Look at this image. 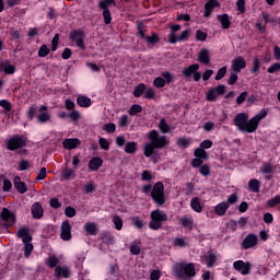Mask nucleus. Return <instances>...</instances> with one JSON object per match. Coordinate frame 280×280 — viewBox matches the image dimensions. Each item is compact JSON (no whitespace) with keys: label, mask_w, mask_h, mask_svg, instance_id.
<instances>
[{"label":"nucleus","mask_w":280,"mask_h":280,"mask_svg":"<svg viewBox=\"0 0 280 280\" xmlns=\"http://www.w3.org/2000/svg\"><path fill=\"white\" fill-rule=\"evenodd\" d=\"M267 115L268 112L266 109H261L248 120V114L240 113L234 117V126H236L237 130L241 132L253 133L257 128H259V121H261V119H266Z\"/></svg>","instance_id":"nucleus-1"},{"label":"nucleus","mask_w":280,"mask_h":280,"mask_svg":"<svg viewBox=\"0 0 280 280\" xmlns=\"http://www.w3.org/2000/svg\"><path fill=\"white\" fill-rule=\"evenodd\" d=\"M147 139L150 141L144 144V156H147V159H150L155 150H163V148L170 145L167 136H161L159 131L154 129L147 135Z\"/></svg>","instance_id":"nucleus-2"},{"label":"nucleus","mask_w":280,"mask_h":280,"mask_svg":"<svg viewBox=\"0 0 280 280\" xmlns=\"http://www.w3.org/2000/svg\"><path fill=\"white\" fill-rule=\"evenodd\" d=\"M174 275L180 280L194 279L197 275L196 264L194 262H177L174 266Z\"/></svg>","instance_id":"nucleus-3"},{"label":"nucleus","mask_w":280,"mask_h":280,"mask_svg":"<svg viewBox=\"0 0 280 280\" xmlns=\"http://www.w3.org/2000/svg\"><path fill=\"white\" fill-rule=\"evenodd\" d=\"M16 237L22 240L24 244V257L25 259H30V255H32L34 250V244H32V233H30V229L26 226H22L16 232Z\"/></svg>","instance_id":"nucleus-4"},{"label":"nucleus","mask_w":280,"mask_h":280,"mask_svg":"<svg viewBox=\"0 0 280 280\" xmlns=\"http://www.w3.org/2000/svg\"><path fill=\"white\" fill-rule=\"evenodd\" d=\"M149 229L151 231H159L164 222H167V213L159 209L152 210L150 213Z\"/></svg>","instance_id":"nucleus-5"},{"label":"nucleus","mask_w":280,"mask_h":280,"mask_svg":"<svg viewBox=\"0 0 280 280\" xmlns=\"http://www.w3.org/2000/svg\"><path fill=\"white\" fill-rule=\"evenodd\" d=\"M151 198L153 202L158 205V207H163V205L166 202L165 186L163 185V182H158L154 184L151 190Z\"/></svg>","instance_id":"nucleus-6"},{"label":"nucleus","mask_w":280,"mask_h":280,"mask_svg":"<svg viewBox=\"0 0 280 280\" xmlns=\"http://www.w3.org/2000/svg\"><path fill=\"white\" fill-rule=\"evenodd\" d=\"M84 38H86V33L82 30H72L69 35V39L75 47L79 49H85L86 46L84 45Z\"/></svg>","instance_id":"nucleus-7"},{"label":"nucleus","mask_w":280,"mask_h":280,"mask_svg":"<svg viewBox=\"0 0 280 280\" xmlns=\"http://www.w3.org/2000/svg\"><path fill=\"white\" fill-rule=\"evenodd\" d=\"M199 69H200V65L192 63L188 67H185L182 70V74L184 75V78H191L192 75V80L195 82H200V79L202 78V73L198 71Z\"/></svg>","instance_id":"nucleus-8"},{"label":"nucleus","mask_w":280,"mask_h":280,"mask_svg":"<svg viewBox=\"0 0 280 280\" xmlns=\"http://www.w3.org/2000/svg\"><path fill=\"white\" fill-rule=\"evenodd\" d=\"M226 93V85L220 84L215 88H211L206 92L207 102H215L220 95H224Z\"/></svg>","instance_id":"nucleus-9"},{"label":"nucleus","mask_w":280,"mask_h":280,"mask_svg":"<svg viewBox=\"0 0 280 280\" xmlns=\"http://www.w3.org/2000/svg\"><path fill=\"white\" fill-rule=\"evenodd\" d=\"M259 244V237L256 234L249 233L247 234L241 243L243 250H248L250 248H255Z\"/></svg>","instance_id":"nucleus-10"},{"label":"nucleus","mask_w":280,"mask_h":280,"mask_svg":"<svg viewBox=\"0 0 280 280\" xmlns=\"http://www.w3.org/2000/svg\"><path fill=\"white\" fill-rule=\"evenodd\" d=\"M252 267L253 266L249 261L236 260L233 262L234 270H236V272H241L243 276L250 275Z\"/></svg>","instance_id":"nucleus-11"},{"label":"nucleus","mask_w":280,"mask_h":280,"mask_svg":"<svg viewBox=\"0 0 280 280\" xmlns=\"http://www.w3.org/2000/svg\"><path fill=\"white\" fill-rule=\"evenodd\" d=\"M7 148L11 152H14V150H21V148H25V140L19 136L10 138L7 143Z\"/></svg>","instance_id":"nucleus-12"},{"label":"nucleus","mask_w":280,"mask_h":280,"mask_svg":"<svg viewBox=\"0 0 280 280\" xmlns=\"http://www.w3.org/2000/svg\"><path fill=\"white\" fill-rule=\"evenodd\" d=\"M1 219L4 222V226H14L16 217L8 208H3L1 212Z\"/></svg>","instance_id":"nucleus-13"},{"label":"nucleus","mask_w":280,"mask_h":280,"mask_svg":"<svg viewBox=\"0 0 280 280\" xmlns=\"http://www.w3.org/2000/svg\"><path fill=\"white\" fill-rule=\"evenodd\" d=\"M232 71H235L236 73H240L242 69H246V59L242 56H237L232 60L231 63Z\"/></svg>","instance_id":"nucleus-14"},{"label":"nucleus","mask_w":280,"mask_h":280,"mask_svg":"<svg viewBox=\"0 0 280 280\" xmlns=\"http://www.w3.org/2000/svg\"><path fill=\"white\" fill-rule=\"evenodd\" d=\"M60 237L63 242H69L71 240V223L69 222V220H66L61 223Z\"/></svg>","instance_id":"nucleus-15"},{"label":"nucleus","mask_w":280,"mask_h":280,"mask_svg":"<svg viewBox=\"0 0 280 280\" xmlns=\"http://www.w3.org/2000/svg\"><path fill=\"white\" fill-rule=\"evenodd\" d=\"M215 8H220V1H218V0H208L205 4L203 16L206 19H209V16H211V14H213V10H215Z\"/></svg>","instance_id":"nucleus-16"},{"label":"nucleus","mask_w":280,"mask_h":280,"mask_svg":"<svg viewBox=\"0 0 280 280\" xmlns=\"http://www.w3.org/2000/svg\"><path fill=\"white\" fill-rule=\"evenodd\" d=\"M31 213L35 220H40V218H43V215L45 214V210L43 209L40 202L33 203L31 208Z\"/></svg>","instance_id":"nucleus-17"},{"label":"nucleus","mask_w":280,"mask_h":280,"mask_svg":"<svg viewBox=\"0 0 280 280\" xmlns=\"http://www.w3.org/2000/svg\"><path fill=\"white\" fill-rule=\"evenodd\" d=\"M55 277H62V279H69V277H71V270L67 266H57L55 268Z\"/></svg>","instance_id":"nucleus-18"},{"label":"nucleus","mask_w":280,"mask_h":280,"mask_svg":"<svg viewBox=\"0 0 280 280\" xmlns=\"http://www.w3.org/2000/svg\"><path fill=\"white\" fill-rule=\"evenodd\" d=\"M80 143H82V142L78 138L65 139L62 141V145H63L65 150H75V148H78V145H80Z\"/></svg>","instance_id":"nucleus-19"},{"label":"nucleus","mask_w":280,"mask_h":280,"mask_svg":"<svg viewBox=\"0 0 280 280\" xmlns=\"http://www.w3.org/2000/svg\"><path fill=\"white\" fill-rule=\"evenodd\" d=\"M229 202L222 201L214 206V213L215 215H219V218H222V215H226V211H229Z\"/></svg>","instance_id":"nucleus-20"},{"label":"nucleus","mask_w":280,"mask_h":280,"mask_svg":"<svg viewBox=\"0 0 280 280\" xmlns=\"http://www.w3.org/2000/svg\"><path fill=\"white\" fill-rule=\"evenodd\" d=\"M198 62H201V65H209V62H211V56H210L209 49L202 48L199 51Z\"/></svg>","instance_id":"nucleus-21"},{"label":"nucleus","mask_w":280,"mask_h":280,"mask_svg":"<svg viewBox=\"0 0 280 280\" xmlns=\"http://www.w3.org/2000/svg\"><path fill=\"white\" fill-rule=\"evenodd\" d=\"M103 163H104V160H102V158H100V156L93 158L89 162V170L91 172H97V170H100V167H102Z\"/></svg>","instance_id":"nucleus-22"},{"label":"nucleus","mask_w":280,"mask_h":280,"mask_svg":"<svg viewBox=\"0 0 280 280\" xmlns=\"http://www.w3.org/2000/svg\"><path fill=\"white\" fill-rule=\"evenodd\" d=\"M13 184L19 194H25L27 191V185L19 176L14 177Z\"/></svg>","instance_id":"nucleus-23"},{"label":"nucleus","mask_w":280,"mask_h":280,"mask_svg":"<svg viewBox=\"0 0 280 280\" xmlns=\"http://www.w3.org/2000/svg\"><path fill=\"white\" fill-rule=\"evenodd\" d=\"M77 104L81 108H89L91 106L92 102H91V98H89L88 96L79 95L77 97Z\"/></svg>","instance_id":"nucleus-24"},{"label":"nucleus","mask_w":280,"mask_h":280,"mask_svg":"<svg viewBox=\"0 0 280 280\" xmlns=\"http://www.w3.org/2000/svg\"><path fill=\"white\" fill-rule=\"evenodd\" d=\"M190 209L196 213H202V203H200L199 197H195L190 200Z\"/></svg>","instance_id":"nucleus-25"},{"label":"nucleus","mask_w":280,"mask_h":280,"mask_svg":"<svg viewBox=\"0 0 280 280\" xmlns=\"http://www.w3.org/2000/svg\"><path fill=\"white\" fill-rule=\"evenodd\" d=\"M217 20L221 23L223 30H229L231 27V20L229 19V14L224 13L222 15H218Z\"/></svg>","instance_id":"nucleus-26"},{"label":"nucleus","mask_w":280,"mask_h":280,"mask_svg":"<svg viewBox=\"0 0 280 280\" xmlns=\"http://www.w3.org/2000/svg\"><path fill=\"white\" fill-rule=\"evenodd\" d=\"M215 261H218V256H215L213 252H208L206 255V266H208V268H213Z\"/></svg>","instance_id":"nucleus-27"},{"label":"nucleus","mask_w":280,"mask_h":280,"mask_svg":"<svg viewBox=\"0 0 280 280\" xmlns=\"http://www.w3.org/2000/svg\"><path fill=\"white\" fill-rule=\"evenodd\" d=\"M172 32L168 34V43H171V45H176V32L180 31V25L175 24L173 26H171Z\"/></svg>","instance_id":"nucleus-28"},{"label":"nucleus","mask_w":280,"mask_h":280,"mask_svg":"<svg viewBox=\"0 0 280 280\" xmlns=\"http://www.w3.org/2000/svg\"><path fill=\"white\" fill-rule=\"evenodd\" d=\"M88 235H97V225L93 222H88L83 226Z\"/></svg>","instance_id":"nucleus-29"},{"label":"nucleus","mask_w":280,"mask_h":280,"mask_svg":"<svg viewBox=\"0 0 280 280\" xmlns=\"http://www.w3.org/2000/svg\"><path fill=\"white\" fill-rule=\"evenodd\" d=\"M51 120V114L49 112H39L37 115L38 124H47V121Z\"/></svg>","instance_id":"nucleus-30"},{"label":"nucleus","mask_w":280,"mask_h":280,"mask_svg":"<svg viewBox=\"0 0 280 280\" xmlns=\"http://www.w3.org/2000/svg\"><path fill=\"white\" fill-rule=\"evenodd\" d=\"M61 178L63 180H72L75 178V171L73 168H66L62 171Z\"/></svg>","instance_id":"nucleus-31"},{"label":"nucleus","mask_w":280,"mask_h":280,"mask_svg":"<svg viewBox=\"0 0 280 280\" xmlns=\"http://www.w3.org/2000/svg\"><path fill=\"white\" fill-rule=\"evenodd\" d=\"M159 130L163 133V135H167L172 128L168 126L167 120H165V118H162L158 125Z\"/></svg>","instance_id":"nucleus-32"},{"label":"nucleus","mask_w":280,"mask_h":280,"mask_svg":"<svg viewBox=\"0 0 280 280\" xmlns=\"http://www.w3.org/2000/svg\"><path fill=\"white\" fill-rule=\"evenodd\" d=\"M179 222H180L182 226H184V229H189L190 231H191V229H194V219L192 218L183 217L182 219H179Z\"/></svg>","instance_id":"nucleus-33"},{"label":"nucleus","mask_w":280,"mask_h":280,"mask_svg":"<svg viewBox=\"0 0 280 280\" xmlns=\"http://www.w3.org/2000/svg\"><path fill=\"white\" fill-rule=\"evenodd\" d=\"M137 150H138V144L135 141L127 142L125 144V152L127 154H135V152H137Z\"/></svg>","instance_id":"nucleus-34"},{"label":"nucleus","mask_w":280,"mask_h":280,"mask_svg":"<svg viewBox=\"0 0 280 280\" xmlns=\"http://www.w3.org/2000/svg\"><path fill=\"white\" fill-rule=\"evenodd\" d=\"M112 222L115 225L116 231H121L124 229V219H121V217L114 215Z\"/></svg>","instance_id":"nucleus-35"},{"label":"nucleus","mask_w":280,"mask_h":280,"mask_svg":"<svg viewBox=\"0 0 280 280\" xmlns=\"http://www.w3.org/2000/svg\"><path fill=\"white\" fill-rule=\"evenodd\" d=\"M177 145L179 148H183L184 150L187 149L189 145H191V139L190 138H186V137H182L177 139Z\"/></svg>","instance_id":"nucleus-36"},{"label":"nucleus","mask_w":280,"mask_h":280,"mask_svg":"<svg viewBox=\"0 0 280 280\" xmlns=\"http://www.w3.org/2000/svg\"><path fill=\"white\" fill-rule=\"evenodd\" d=\"M131 223L133 226H136V229H143V226H145V221H143V219L139 218V217H132L131 218Z\"/></svg>","instance_id":"nucleus-37"},{"label":"nucleus","mask_w":280,"mask_h":280,"mask_svg":"<svg viewBox=\"0 0 280 280\" xmlns=\"http://www.w3.org/2000/svg\"><path fill=\"white\" fill-rule=\"evenodd\" d=\"M143 93H145V85L143 83H140L133 90V97H141Z\"/></svg>","instance_id":"nucleus-38"},{"label":"nucleus","mask_w":280,"mask_h":280,"mask_svg":"<svg viewBox=\"0 0 280 280\" xmlns=\"http://www.w3.org/2000/svg\"><path fill=\"white\" fill-rule=\"evenodd\" d=\"M248 187L250 191H254V194H259V182L255 178L250 179L248 182Z\"/></svg>","instance_id":"nucleus-39"},{"label":"nucleus","mask_w":280,"mask_h":280,"mask_svg":"<svg viewBox=\"0 0 280 280\" xmlns=\"http://www.w3.org/2000/svg\"><path fill=\"white\" fill-rule=\"evenodd\" d=\"M0 67L1 69H3L4 73H7L8 75H12V73L16 71V67L12 65L1 63Z\"/></svg>","instance_id":"nucleus-40"},{"label":"nucleus","mask_w":280,"mask_h":280,"mask_svg":"<svg viewBox=\"0 0 280 280\" xmlns=\"http://www.w3.org/2000/svg\"><path fill=\"white\" fill-rule=\"evenodd\" d=\"M185 40H189V30H185L180 35L175 36V43H183Z\"/></svg>","instance_id":"nucleus-41"},{"label":"nucleus","mask_w":280,"mask_h":280,"mask_svg":"<svg viewBox=\"0 0 280 280\" xmlns=\"http://www.w3.org/2000/svg\"><path fill=\"white\" fill-rule=\"evenodd\" d=\"M142 110H143V107H141V105L135 104V105H131V107L128 110V114L131 117H135V115H138V113H141Z\"/></svg>","instance_id":"nucleus-42"},{"label":"nucleus","mask_w":280,"mask_h":280,"mask_svg":"<svg viewBox=\"0 0 280 280\" xmlns=\"http://www.w3.org/2000/svg\"><path fill=\"white\" fill-rule=\"evenodd\" d=\"M110 5H116L115 0H102L98 2V8H101V10H108Z\"/></svg>","instance_id":"nucleus-43"},{"label":"nucleus","mask_w":280,"mask_h":280,"mask_svg":"<svg viewBox=\"0 0 280 280\" xmlns=\"http://www.w3.org/2000/svg\"><path fill=\"white\" fill-rule=\"evenodd\" d=\"M103 130L108 135H113L117 130V126L114 122H108L103 126Z\"/></svg>","instance_id":"nucleus-44"},{"label":"nucleus","mask_w":280,"mask_h":280,"mask_svg":"<svg viewBox=\"0 0 280 280\" xmlns=\"http://www.w3.org/2000/svg\"><path fill=\"white\" fill-rule=\"evenodd\" d=\"M102 10H103L105 25H110V23L113 21V18L110 16V10H108V9H102Z\"/></svg>","instance_id":"nucleus-45"},{"label":"nucleus","mask_w":280,"mask_h":280,"mask_svg":"<svg viewBox=\"0 0 280 280\" xmlns=\"http://www.w3.org/2000/svg\"><path fill=\"white\" fill-rule=\"evenodd\" d=\"M156 95V91H154V88H148L144 91V100H154Z\"/></svg>","instance_id":"nucleus-46"},{"label":"nucleus","mask_w":280,"mask_h":280,"mask_svg":"<svg viewBox=\"0 0 280 280\" xmlns=\"http://www.w3.org/2000/svg\"><path fill=\"white\" fill-rule=\"evenodd\" d=\"M196 159H207V151H205V149H202V147L198 148L195 150L194 152Z\"/></svg>","instance_id":"nucleus-47"},{"label":"nucleus","mask_w":280,"mask_h":280,"mask_svg":"<svg viewBox=\"0 0 280 280\" xmlns=\"http://www.w3.org/2000/svg\"><path fill=\"white\" fill-rule=\"evenodd\" d=\"M261 68V61H259V58L255 57L253 60V67H252V73H257L259 69Z\"/></svg>","instance_id":"nucleus-48"},{"label":"nucleus","mask_w":280,"mask_h":280,"mask_svg":"<svg viewBox=\"0 0 280 280\" xmlns=\"http://www.w3.org/2000/svg\"><path fill=\"white\" fill-rule=\"evenodd\" d=\"M237 73H240V72H236V71H233V70L230 73V77L228 79V84L230 86H233V84H235V82H237V80H238Z\"/></svg>","instance_id":"nucleus-49"},{"label":"nucleus","mask_w":280,"mask_h":280,"mask_svg":"<svg viewBox=\"0 0 280 280\" xmlns=\"http://www.w3.org/2000/svg\"><path fill=\"white\" fill-rule=\"evenodd\" d=\"M236 8L240 14H244L246 12V0H237Z\"/></svg>","instance_id":"nucleus-50"},{"label":"nucleus","mask_w":280,"mask_h":280,"mask_svg":"<svg viewBox=\"0 0 280 280\" xmlns=\"http://www.w3.org/2000/svg\"><path fill=\"white\" fill-rule=\"evenodd\" d=\"M196 40H200L201 43H205L207 40V33L202 32L201 30H197L195 34Z\"/></svg>","instance_id":"nucleus-51"},{"label":"nucleus","mask_w":280,"mask_h":280,"mask_svg":"<svg viewBox=\"0 0 280 280\" xmlns=\"http://www.w3.org/2000/svg\"><path fill=\"white\" fill-rule=\"evenodd\" d=\"M153 86H155V89H163V86H165V79L158 77L153 80Z\"/></svg>","instance_id":"nucleus-52"},{"label":"nucleus","mask_w":280,"mask_h":280,"mask_svg":"<svg viewBox=\"0 0 280 280\" xmlns=\"http://www.w3.org/2000/svg\"><path fill=\"white\" fill-rule=\"evenodd\" d=\"M0 178H3V191H10L12 189V182H10V179L5 178L3 175H1Z\"/></svg>","instance_id":"nucleus-53"},{"label":"nucleus","mask_w":280,"mask_h":280,"mask_svg":"<svg viewBox=\"0 0 280 280\" xmlns=\"http://www.w3.org/2000/svg\"><path fill=\"white\" fill-rule=\"evenodd\" d=\"M47 266L49 268H56L58 266V257L49 256L47 259Z\"/></svg>","instance_id":"nucleus-54"},{"label":"nucleus","mask_w":280,"mask_h":280,"mask_svg":"<svg viewBox=\"0 0 280 280\" xmlns=\"http://www.w3.org/2000/svg\"><path fill=\"white\" fill-rule=\"evenodd\" d=\"M98 145L101 150H110V143L105 138H100Z\"/></svg>","instance_id":"nucleus-55"},{"label":"nucleus","mask_w":280,"mask_h":280,"mask_svg":"<svg viewBox=\"0 0 280 280\" xmlns=\"http://www.w3.org/2000/svg\"><path fill=\"white\" fill-rule=\"evenodd\" d=\"M39 58H45L49 56V47L47 45H43L38 50Z\"/></svg>","instance_id":"nucleus-56"},{"label":"nucleus","mask_w":280,"mask_h":280,"mask_svg":"<svg viewBox=\"0 0 280 280\" xmlns=\"http://www.w3.org/2000/svg\"><path fill=\"white\" fill-rule=\"evenodd\" d=\"M0 106H1V108H4V110H7V113H10V110H12V103H10L8 100H1Z\"/></svg>","instance_id":"nucleus-57"},{"label":"nucleus","mask_w":280,"mask_h":280,"mask_svg":"<svg viewBox=\"0 0 280 280\" xmlns=\"http://www.w3.org/2000/svg\"><path fill=\"white\" fill-rule=\"evenodd\" d=\"M199 173L201 176H209L211 174V167L209 165L205 164L199 167Z\"/></svg>","instance_id":"nucleus-58"},{"label":"nucleus","mask_w":280,"mask_h":280,"mask_svg":"<svg viewBox=\"0 0 280 280\" xmlns=\"http://www.w3.org/2000/svg\"><path fill=\"white\" fill-rule=\"evenodd\" d=\"M49 206L51 207V209H60L62 207V203L60 202V200H58V198H51L49 200Z\"/></svg>","instance_id":"nucleus-59"},{"label":"nucleus","mask_w":280,"mask_h":280,"mask_svg":"<svg viewBox=\"0 0 280 280\" xmlns=\"http://www.w3.org/2000/svg\"><path fill=\"white\" fill-rule=\"evenodd\" d=\"M224 75H226V67L225 66H223L222 68H220L218 70V73H217L214 80L220 81L224 78Z\"/></svg>","instance_id":"nucleus-60"},{"label":"nucleus","mask_w":280,"mask_h":280,"mask_svg":"<svg viewBox=\"0 0 280 280\" xmlns=\"http://www.w3.org/2000/svg\"><path fill=\"white\" fill-rule=\"evenodd\" d=\"M145 40H148L149 45H154V44L159 43V35L153 33L152 36H147Z\"/></svg>","instance_id":"nucleus-61"},{"label":"nucleus","mask_w":280,"mask_h":280,"mask_svg":"<svg viewBox=\"0 0 280 280\" xmlns=\"http://www.w3.org/2000/svg\"><path fill=\"white\" fill-rule=\"evenodd\" d=\"M260 172L262 174H272V164H264L262 167H260Z\"/></svg>","instance_id":"nucleus-62"},{"label":"nucleus","mask_w":280,"mask_h":280,"mask_svg":"<svg viewBox=\"0 0 280 280\" xmlns=\"http://www.w3.org/2000/svg\"><path fill=\"white\" fill-rule=\"evenodd\" d=\"M268 207H277V205H280V196H276L272 199H269L267 201Z\"/></svg>","instance_id":"nucleus-63"},{"label":"nucleus","mask_w":280,"mask_h":280,"mask_svg":"<svg viewBox=\"0 0 280 280\" xmlns=\"http://www.w3.org/2000/svg\"><path fill=\"white\" fill-rule=\"evenodd\" d=\"M277 71H280V63L279 62L272 63L268 68V73H277Z\"/></svg>","instance_id":"nucleus-64"}]
</instances>
